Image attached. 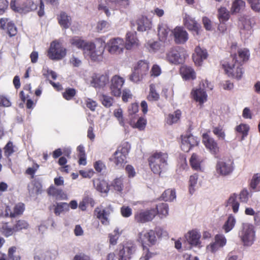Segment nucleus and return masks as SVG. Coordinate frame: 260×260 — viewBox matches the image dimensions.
I'll list each match as a JSON object with an SVG mask.
<instances>
[{
    "mask_svg": "<svg viewBox=\"0 0 260 260\" xmlns=\"http://www.w3.org/2000/svg\"><path fill=\"white\" fill-rule=\"evenodd\" d=\"M139 241L142 243L143 250L145 252V255L141 256L140 260H149L155 254L150 252L145 244H147L149 246L155 244L157 239L155 232L152 230L146 232L142 231L139 234Z\"/></svg>",
    "mask_w": 260,
    "mask_h": 260,
    "instance_id": "1",
    "label": "nucleus"
},
{
    "mask_svg": "<svg viewBox=\"0 0 260 260\" xmlns=\"http://www.w3.org/2000/svg\"><path fill=\"white\" fill-rule=\"evenodd\" d=\"M168 155L167 153L156 152L148 158L149 166L152 171L155 174H160L168 165Z\"/></svg>",
    "mask_w": 260,
    "mask_h": 260,
    "instance_id": "2",
    "label": "nucleus"
},
{
    "mask_svg": "<svg viewBox=\"0 0 260 260\" xmlns=\"http://www.w3.org/2000/svg\"><path fill=\"white\" fill-rule=\"evenodd\" d=\"M220 63L225 74L228 77L236 79L238 80L241 79L244 74V69L242 65L239 63L229 61L225 60L221 61Z\"/></svg>",
    "mask_w": 260,
    "mask_h": 260,
    "instance_id": "3",
    "label": "nucleus"
},
{
    "mask_svg": "<svg viewBox=\"0 0 260 260\" xmlns=\"http://www.w3.org/2000/svg\"><path fill=\"white\" fill-rule=\"evenodd\" d=\"M131 145L127 142L121 143L113 154V158L111 159L116 166L121 167L126 162V155L129 153Z\"/></svg>",
    "mask_w": 260,
    "mask_h": 260,
    "instance_id": "4",
    "label": "nucleus"
},
{
    "mask_svg": "<svg viewBox=\"0 0 260 260\" xmlns=\"http://www.w3.org/2000/svg\"><path fill=\"white\" fill-rule=\"evenodd\" d=\"M237 47V44H232L230 56L233 62L239 63L243 66L248 61L250 57V52L247 48H238L237 52H235Z\"/></svg>",
    "mask_w": 260,
    "mask_h": 260,
    "instance_id": "5",
    "label": "nucleus"
},
{
    "mask_svg": "<svg viewBox=\"0 0 260 260\" xmlns=\"http://www.w3.org/2000/svg\"><path fill=\"white\" fill-rule=\"evenodd\" d=\"M67 54V50L56 41H53L47 52V56L51 60H59L62 59Z\"/></svg>",
    "mask_w": 260,
    "mask_h": 260,
    "instance_id": "6",
    "label": "nucleus"
},
{
    "mask_svg": "<svg viewBox=\"0 0 260 260\" xmlns=\"http://www.w3.org/2000/svg\"><path fill=\"white\" fill-rule=\"evenodd\" d=\"M184 51L180 47H173L167 53L166 58L171 63L178 64L185 60Z\"/></svg>",
    "mask_w": 260,
    "mask_h": 260,
    "instance_id": "7",
    "label": "nucleus"
},
{
    "mask_svg": "<svg viewBox=\"0 0 260 260\" xmlns=\"http://www.w3.org/2000/svg\"><path fill=\"white\" fill-rule=\"evenodd\" d=\"M157 215L154 208L141 209L138 211L134 215L135 220L140 223H144L152 221Z\"/></svg>",
    "mask_w": 260,
    "mask_h": 260,
    "instance_id": "8",
    "label": "nucleus"
},
{
    "mask_svg": "<svg viewBox=\"0 0 260 260\" xmlns=\"http://www.w3.org/2000/svg\"><path fill=\"white\" fill-rule=\"evenodd\" d=\"M124 82L125 80L123 78L117 75L113 76L110 80L109 85L111 95L115 97H120Z\"/></svg>",
    "mask_w": 260,
    "mask_h": 260,
    "instance_id": "9",
    "label": "nucleus"
},
{
    "mask_svg": "<svg viewBox=\"0 0 260 260\" xmlns=\"http://www.w3.org/2000/svg\"><path fill=\"white\" fill-rule=\"evenodd\" d=\"M108 51L113 55H119L123 53L125 46V42L122 39L119 38L112 39L106 45Z\"/></svg>",
    "mask_w": 260,
    "mask_h": 260,
    "instance_id": "10",
    "label": "nucleus"
},
{
    "mask_svg": "<svg viewBox=\"0 0 260 260\" xmlns=\"http://www.w3.org/2000/svg\"><path fill=\"white\" fill-rule=\"evenodd\" d=\"M17 0H11L10 7L16 12L27 13L37 9V5L32 0H26L21 6H17L16 4Z\"/></svg>",
    "mask_w": 260,
    "mask_h": 260,
    "instance_id": "11",
    "label": "nucleus"
},
{
    "mask_svg": "<svg viewBox=\"0 0 260 260\" xmlns=\"http://www.w3.org/2000/svg\"><path fill=\"white\" fill-rule=\"evenodd\" d=\"M112 212L113 209L110 206L105 208L97 207L95 208L93 214L96 218L100 220L102 224L107 225L109 224V216Z\"/></svg>",
    "mask_w": 260,
    "mask_h": 260,
    "instance_id": "12",
    "label": "nucleus"
},
{
    "mask_svg": "<svg viewBox=\"0 0 260 260\" xmlns=\"http://www.w3.org/2000/svg\"><path fill=\"white\" fill-rule=\"evenodd\" d=\"M234 169V161L230 159L226 160H219L216 165L217 173L221 176H227L231 174Z\"/></svg>",
    "mask_w": 260,
    "mask_h": 260,
    "instance_id": "13",
    "label": "nucleus"
},
{
    "mask_svg": "<svg viewBox=\"0 0 260 260\" xmlns=\"http://www.w3.org/2000/svg\"><path fill=\"white\" fill-rule=\"evenodd\" d=\"M202 142L206 148L209 150L210 153L214 155L215 157L219 158V148L216 141L210 137L208 134L203 135Z\"/></svg>",
    "mask_w": 260,
    "mask_h": 260,
    "instance_id": "14",
    "label": "nucleus"
},
{
    "mask_svg": "<svg viewBox=\"0 0 260 260\" xmlns=\"http://www.w3.org/2000/svg\"><path fill=\"white\" fill-rule=\"evenodd\" d=\"M98 42L99 44L98 48H95V45L93 43V48L90 50L86 51V53L88 54L91 59L93 61H99L102 58V55L106 47V44L104 41L101 39H99Z\"/></svg>",
    "mask_w": 260,
    "mask_h": 260,
    "instance_id": "15",
    "label": "nucleus"
},
{
    "mask_svg": "<svg viewBox=\"0 0 260 260\" xmlns=\"http://www.w3.org/2000/svg\"><path fill=\"white\" fill-rule=\"evenodd\" d=\"M241 239L245 245H251L254 239V231L252 225L244 224L241 235Z\"/></svg>",
    "mask_w": 260,
    "mask_h": 260,
    "instance_id": "16",
    "label": "nucleus"
},
{
    "mask_svg": "<svg viewBox=\"0 0 260 260\" xmlns=\"http://www.w3.org/2000/svg\"><path fill=\"white\" fill-rule=\"evenodd\" d=\"M91 79V84L95 88H103L109 82V75L107 73H94Z\"/></svg>",
    "mask_w": 260,
    "mask_h": 260,
    "instance_id": "17",
    "label": "nucleus"
},
{
    "mask_svg": "<svg viewBox=\"0 0 260 260\" xmlns=\"http://www.w3.org/2000/svg\"><path fill=\"white\" fill-rule=\"evenodd\" d=\"M70 43L73 46L83 50L84 53H86V50H90L93 47V43L86 42L76 36L71 39Z\"/></svg>",
    "mask_w": 260,
    "mask_h": 260,
    "instance_id": "18",
    "label": "nucleus"
},
{
    "mask_svg": "<svg viewBox=\"0 0 260 260\" xmlns=\"http://www.w3.org/2000/svg\"><path fill=\"white\" fill-rule=\"evenodd\" d=\"M172 34L173 35L176 44H184L188 40V34L182 27H176L172 31Z\"/></svg>",
    "mask_w": 260,
    "mask_h": 260,
    "instance_id": "19",
    "label": "nucleus"
},
{
    "mask_svg": "<svg viewBox=\"0 0 260 260\" xmlns=\"http://www.w3.org/2000/svg\"><path fill=\"white\" fill-rule=\"evenodd\" d=\"M25 210V205L22 203L16 204L12 211L9 206L7 205L5 209V217L15 218L23 214Z\"/></svg>",
    "mask_w": 260,
    "mask_h": 260,
    "instance_id": "20",
    "label": "nucleus"
},
{
    "mask_svg": "<svg viewBox=\"0 0 260 260\" xmlns=\"http://www.w3.org/2000/svg\"><path fill=\"white\" fill-rule=\"evenodd\" d=\"M0 28L3 30L6 29L10 37L15 36L17 33V29L14 23L12 21H9L7 18L0 19Z\"/></svg>",
    "mask_w": 260,
    "mask_h": 260,
    "instance_id": "21",
    "label": "nucleus"
},
{
    "mask_svg": "<svg viewBox=\"0 0 260 260\" xmlns=\"http://www.w3.org/2000/svg\"><path fill=\"white\" fill-rule=\"evenodd\" d=\"M215 241L207 246V249L211 252H215L220 248L223 247L226 243V239L224 235L217 234L215 235Z\"/></svg>",
    "mask_w": 260,
    "mask_h": 260,
    "instance_id": "22",
    "label": "nucleus"
},
{
    "mask_svg": "<svg viewBox=\"0 0 260 260\" xmlns=\"http://www.w3.org/2000/svg\"><path fill=\"white\" fill-rule=\"evenodd\" d=\"M180 74L184 80H193L196 78V74L192 68L186 65L182 66L180 68Z\"/></svg>",
    "mask_w": 260,
    "mask_h": 260,
    "instance_id": "23",
    "label": "nucleus"
},
{
    "mask_svg": "<svg viewBox=\"0 0 260 260\" xmlns=\"http://www.w3.org/2000/svg\"><path fill=\"white\" fill-rule=\"evenodd\" d=\"M201 234L196 230L189 231L185 235L187 241L191 246H197L201 244Z\"/></svg>",
    "mask_w": 260,
    "mask_h": 260,
    "instance_id": "24",
    "label": "nucleus"
},
{
    "mask_svg": "<svg viewBox=\"0 0 260 260\" xmlns=\"http://www.w3.org/2000/svg\"><path fill=\"white\" fill-rule=\"evenodd\" d=\"M193 99L200 105L203 104L207 100V94L204 89L201 88L193 89L191 92Z\"/></svg>",
    "mask_w": 260,
    "mask_h": 260,
    "instance_id": "25",
    "label": "nucleus"
},
{
    "mask_svg": "<svg viewBox=\"0 0 260 260\" xmlns=\"http://www.w3.org/2000/svg\"><path fill=\"white\" fill-rule=\"evenodd\" d=\"M208 57V53L206 49H203L198 46L195 48V53L192 55V58L194 63L197 66H201L203 60Z\"/></svg>",
    "mask_w": 260,
    "mask_h": 260,
    "instance_id": "26",
    "label": "nucleus"
},
{
    "mask_svg": "<svg viewBox=\"0 0 260 260\" xmlns=\"http://www.w3.org/2000/svg\"><path fill=\"white\" fill-rule=\"evenodd\" d=\"M93 186L101 193L107 194L110 190V186L104 179L97 178L93 181Z\"/></svg>",
    "mask_w": 260,
    "mask_h": 260,
    "instance_id": "27",
    "label": "nucleus"
},
{
    "mask_svg": "<svg viewBox=\"0 0 260 260\" xmlns=\"http://www.w3.org/2000/svg\"><path fill=\"white\" fill-rule=\"evenodd\" d=\"M183 21L184 25L188 30L194 31L197 34H199L200 25L193 18L186 15Z\"/></svg>",
    "mask_w": 260,
    "mask_h": 260,
    "instance_id": "28",
    "label": "nucleus"
},
{
    "mask_svg": "<svg viewBox=\"0 0 260 260\" xmlns=\"http://www.w3.org/2000/svg\"><path fill=\"white\" fill-rule=\"evenodd\" d=\"M57 19L59 24L64 29L69 28L71 24L72 18L65 12L61 11L57 15Z\"/></svg>",
    "mask_w": 260,
    "mask_h": 260,
    "instance_id": "29",
    "label": "nucleus"
},
{
    "mask_svg": "<svg viewBox=\"0 0 260 260\" xmlns=\"http://www.w3.org/2000/svg\"><path fill=\"white\" fill-rule=\"evenodd\" d=\"M123 176L117 177L111 182L110 186L112 189L118 193H121L124 188V180Z\"/></svg>",
    "mask_w": 260,
    "mask_h": 260,
    "instance_id": "30",
    "label": "nucleus"
},
{
    "mask_svg": "<svg viewBox=\"0 0 260 260\" xmlns=\"http://www.w3.org/2000/svg\"><path fill=\"white\" fill-rule=\"evenodd\" d=\"M137 30L144 31L151 27V21L145 16H142L137 20Z\"/></svg>",
    "mask_w": 260,
    "mask_h": 260,
    "instance_id": "31",
    "label": "nucleus"
},
{
    "mask_svg": "<svg viewBox=\"0 0 260 260\" xmlns=\"http://www.w3.org/2000/svg\"><path fill=\"white\" fill-rule=\"evenodd\" d=\"M204 159L197 154L193 153L189 159V163L192 169L196 171L201 170V164Z\"/></svg>",
    "mask_w": 260,
    "mask_h": 260,
    "instance_id": "32",
    "label": "nucleus"
},
{
    "mask_svg": "<svg viewBox=\"0 0 260 260\" xmlns=\"http://www.w3.org/2000/svg\"><path fill=\"white\" fill-rule=\"evenodd\" d=\"M134 250L135 247L133 245L123 246L119 252V260H129Z\"/></svg>",
    "mask_w": 260,
    "mask_h": 260,
    "instance_id": "33",
    "label": "nucleus"
},
{
    "mask_svg": "<svg viewBox=\"0 0 260 260\" xmlns=\"http://www.w3.org/2000/svg\"><path fill=\"white\" fill-rule=\"evenodd\" d=\"M135 70L138 71L143 76L146 75L149 71V62L145 60H140L134 67Z\"/></svg>",
    "mask_w": 260,
    "mask_h": 260,
    "instance_id": "34",
    "label": "nucleus"
},
{
    "mask_svg": "<svg viewBox=\"0 0 260 260\" xmlns=\"http://www.w3.org/2000/svg\"><path fill=\"white\" fill-rule=\"evenodd\" d=\"M245 2L243 0H234L232 2L231 11L232 14H237L244 10Z\"/></svg>",
    "mask_w": 260,
    "mask_h": 260,
    "instance_id": "35",
    "label": "nucleus"
},
{
    "mask_svg": "<svg viewBox=\"0 0 260 260\" xmlns=\"http://www.w3.org/2000/svg\"><path fill=\"white\" fill-rule=\"evenodd\" d=\"M138 39L136 37V32H128L126 34V42L125 43V48L127 50L131 49L132 47L137 44Z\"/></svg>",
    "mask_w": 260,
    "mask_h": 260,
    "instance_id": "36",
    "label": "nucleus"
},
{
    "mask_svg": "<svg viewBox=\"0 0 260 260\" xmlns=\"http://www.w3.org/2000/svg\"><path fill=\"white\" fill-rule=\"evenodd\" d=\"M226 203V206L232 207L233 211L235 213L238 212L240 204L237 200V195L236 193H232L228 200Z\"/></svg>",
    "mask_w": 260,
    "mask_h": 260,
    "instance_id": "37",
    "label": "nucleus"
},
{
    "mask_svg": "<svg viewBox=\"0 0 260 260\" xmlns=\"http://www.w3.org/2000/svg\"><path fill=\"white\" fill-rule=\"evenodd\" d=\"M19 96L21 100L23 103L26 102V108L29 110H32L36 106V102H34L29 98L28 93H25L24 91H21L19 93Z\"/></svg>",
    "mask_w": 260,
    "mask_h": 260,
    "instance_id": "38",
    "label": "nucleus"
},
{
    "mask_svg": "<svg viewBox=\"0 0 260 260\" xmlns=\"http://www.w3.org/2000/svg\"><path fill=\"white\" fill-rule=\"evenodd\" d=\"M181 116V112L180 110L175 111L173 114H169L166 118V122L169 125H172L177 122Z\"/></svg>",
    "mask_w": 260,
    "mask_h": 260,
    "instance_id": "39",
    "label": "nucleus"
},
{
    "mask_svg": "<svg viewBox=\"0 0 260 260\" xmlns=\"http://www.w3.org/2000/svg\"><path fill=\"white\" fill-rule=\"evenodd\" d=\"M170 32V29L167 25H159L158 27V36L160 41L165 42Z\"/></svg>",
    "mask_w": 260,
    "mask_h": 260,
    "instance_id": "40",
    "label": "nucleus"
},
{
    "mask_svg": "<svg viewBox=\"0 0 260 260\" xmlns=\"http://www.w3.org/2000/svg\"><path fill=\"white\" fill-rule=\"evenodd\" d=\"M156 210L157 214L160 218L166 217L168 214L169 207L167 203H160L156 205Z\"/></svg>",
    "mask_w": 260,
    "mask_h": 260,
    "instance_id": "41",
    "label": "nucleus"
},
{
    "mask_svg": "<svg viewBox=\"0 0 260 260\" xmlns=\"http://www.w3.org/2000/svg\"><path fill=\"white\" fill-rule=\"evenodd\" d=\"M230 17V12L225 7H220L218 10V18L220 22L227 21Z\"/></svg>",
    "mask_w": 260,
    "mask_h": 260,
    "instance_id": "42",
    "label": "nucleus"
},
{
    "mask_svg": "<svg viewBox=\"0 0 260 260\" xmlns=\"http://www.w3.org/2000/svg\"><path fill=\"white\" fill-rule=\"evenodd\" d=\"M236 223V219L234 216L230 215L222 226L225 233H228L234 227Z\"/></svg>",
    "mask_w": 260,
    "mask_h": 260,
    "instance_id": "43",
    "label": "nucleus"
},
{
    "mask_svg": "<svg viewBox=\"0 0 260 260\" xmlns=\"http://www.w3.org/2000/svg\"><path fill=\"white\" fill-rule=\"evenodd\" d=\"M161 198L165 201H172L176 198V193L174 189H168L161 194Z\"/></svg>",
    "mask_w": 260,
    "mask_h": 260,
    "instance_id": "44",
    "label": "nucleus"
},
{
    "mask_svg": "<svg viewBox=\"0 0 260 260\" xmlns=\"http://www.w3.org/2000/svg\"><path fill=\"white\" fill-rule=\"evenodd\" d=\"M147 99L149 101H157L159 99V95L156 92L154 84L150 85V90Z\"/></svg>",
    "mask_w": 260,
    "mask_h": 260,
    "instance_id": "45",
    "label": "nucleus"
},
{
    "mask_svg": "<svg viewBox=\"0 0 260 260\" xmlns=\"http://www.w3.org/2000/svg\"><path fill=\"white\" fill-rule=\"evenodd\" d=\"M235 130L237 133L242 134V139H243L248 135L249 126L247 124L241 123L236 127Z\"/></svg>",
    "mask_w": 260,
    "mask_h": 260,
    "instance_id": "46",
    "label": "nucleus"
},
{
    "mask_svg": "<svg viewBox=\"0 0 260 260\" xmlns=\"http://www.w3.org/2000/svg\"><path fill=\"white\" fill-rule=\"evenodd\" d=\"M260 183V173L254 174L250 183V187L254 191H259L260 189L257 188V185Z\"/></svg>",
    "mask_w": 260,
    "mask_h": 260,
    "instance_id": "47",
    "label": "nucleus"
},
{
    "mask_svg": "<svg viewBox=\"0 0 260 260\" xmlns=\"http://www.w3.org/2000/svg\"><path fill=\"white\" fill-rule=\"evenodd\" d=\"M0 232L6 237L12 235L15 232L14 227L11 228L8 225V223H4L2 224V227L0 228Z\"/></svg>",
    "mask_w": 260,
    "mask_h": 260,
    "instance_id": "48",
    "label": "nucleus"
},
{
    "mask_svg": "<svg viewBox=\"0 0 260 260\" xmlns=\"http://www.w3.org/2000/svg\"><path fill=\"white\" fill-rule=\"evenodd\" d=\"M77 91L73 88H67L64 91L62 92V97L67 101L72 100L76 95Z\"/></svg>",
    "mask_w": 260,
    "mask_h": 260,
    "instance_id": "49",
    "label": "nucleus"
},
{
    "mask_svg": "<svg viewBox=\"0 0 260 260\" xmlns=\"http://www.w3.org/2000/svg\"><path fill=\"white\" fill-rule=\"evenodd\" d=\"M107 4L112 9H117L120 6L127 5V0H107Z\"/></svg>",
    "mask_w": 260,
    "mask_h": 260,
    "instance_id": "50",
    "label": "nucleus"
},
{
    "mask_svg": "<svg viewBox=\"0 0 260 260\" xmlns=\"http://www.w3.org/2000/svg\"><path fill=\"white\" fill-rule=\"evenodd\" d=\"M198 179V175L194 174L191 175L189 180V191L190 194H192L194 191V187L197 183Z\"/></svg>",
    "mask_w": 260,
    "mask_h": 260,
    "instance_id": "51",
    "label": "nucleus"
},
{
    "mask_svg": "<svg viewBox=\"0 0 260 260\" xmlns=\"http://www.w3.org/2000/svg\"><path fill=\"white\" fill-rule=\"evenodd\" d=\"M28 226V223L24 220H17L13 226L15 232L21 231L23 229H27Z\"/></svg>",
    "mask_w": 260,
    "mask_h": 260,
    "instance_id": "52",
    "label": "nucleus"
},
{
    "mask_svg": "<svg viewBox=\"0 0 260 260\" xmlns=\"http://www.w3.org/2000/svg\"><path fill=\"white\" fill-rule=\"evenodd\" d=\"M69 209V205L66 203H57L55 207L54 212L56 216L60 215L64 210Z\"/></svg>",
    "mask_w": 260,
    "mask_h": 260,
    "instance_id": "53",
    "label": "nucleus"
},
{
    "mask_svg": "<svg viewBox=\"0 0 260 260\" xmlns=\"http://www.w3.org/2000/svg\"><path fill=\"white\" fill-rule=\"evenodd\" d=\"M251 10L255 13H260V0H246Z\"/></svg>",
    "mask_w": 260,
    "mask_h": 260,
    "instance_id": "54",
    "label": "nucleus"
},
{
    "mask_svg": "<svg viewBox=\"0 0 260 260\" xmlns=\"http://www.w3.org/2000/svg\"><path fill=\"white\" fill-rule=\"evenodd\" d=\"M4 149L5 156L8 158L14 152L13 143L9 141L5 146Z\"/></svg>",
    "mask_w": 260,
    "mask_h": 260,
    "instance_id": "55",
    "label": "nucleus"
},
{
    "mask_svg": "<svg viewBox=\"0 0 260 260\" xmlns=\"http://www.w3.org/2000/svg\"><path fill=\"white\" fill-rule=\"evenodd\" d=\"M147 124V120L144 117H140L137 122L134 123V127L139 129L140 131L144 130Z\"/></svg>",
    "mask_w": 260,
    "mask_h": 260,
    "instance_id": "56",
    "label": "nucleus"
},
{
    "mask_svg": "<svg viewBox=\"0 0 260 260\" xmlns=\"http://www.w3.org/2000/svg\"><path fill=\"white\" fill-rule=\"evenodd\" d=\"M143 77L144 76L134 69V71L129 76V80L134 82L137 83L141 80Z\"/></svg>",
    "mask_w": 260,
    "mask_h": 260,
    "instance_id": "57",
    "label": "nucleus"
},
{
    "mask_svg": "<svg viewBox=\"0 0 260 260\" xmlns=\"http://www.w3.org/2000/svg\"><path fill=\"white\" fill-rule=\"evenodd\" d=\"M213 133L219 139L224 140L225 134L223 128L220 126L215 127L213 129Z\"/></svg>",
    "mask_w": 260,
    "mask_h": 260,
    "instance_id": "58",
    "label": "nucleus"
},
{
    "mask_svg": "<svg viewBox=\"0 0 260 260\" xmlns=\"http://www.w3.org/2000/svg\"><path fill=\"white\" fill-rule=\"evenodd\" d=\"M102 103L106 107H110L112 105L113 99L107 95L103 94L102 96Z\"/></svg>",
    "mask_w": 260,
    "mask_h": 260,
    "instance_id": "59",
    "label": "nucleus"
},
{
    "mask_svg": "<svg viewBox=\"0 0 260 260\" xmlns=\"http://www.w3.org/2000/svg\"><path fill=\"white\" fill-rule=\"evenodd\" d=\"M120 212L123 217L127 218L132 215V210L128 206H123L120 208Z\"/></svg>",
    "mask_w": 260,
    "mask_h": 260,
    "instance_id": "60",
    "label": "nucleus"
},
{
    "mask_svg": "<svg viewBox=\"0 0 260 260\" xmlns=\"http://www.w3.org/2000/svg\"><path fill=\"white\" fill-rule=\"evenodd\" d=\"M119 233L118 229H115L114 231V234H109V241L110 243L112 245H115L117 243V241L119 238Z\"/></svg>",
    "mask_w": 260,
    "mask_h": 260,
    "instance_id": "61",
    "label": "nucleus"
},
{
    "mask_svg": "<svg viewBox=\"0 0 260 260\" xmlns=\"http://www.w3.org/2000/svg\"><path fill=\"white\" fill-rule=\"evenodd\" d=\"M39 168V165L37 163H34L32 167H29L26 169L25 173L27 175H30L31 178H34L35 177V174Z\"/></svg>",
    "mask_w": 260,
    "mask_h": 260,
    "instance_id": "62",
    "label": "nucleus"
},
{
    "mask_svg": "<svg viewBox=\"0 0 260 260\" xmlns=\"http://www.w3.org/2000/svg\"><path fill=\"white\" fill-rule=\"evenodd\" d=\"M61 192V190L58 189L53 186H50L47 190L48 194L53 197H57Z\"/></svg>",
    "mask_w": 260,
    "mask_h": 260,
    "instance_id": "63",
    "label": "nucleus"
},
{
    "mask_svg": "<svg viewBox=\"0 0 260 260\" xmlns=\"http://www.w3.org/2000/svg\"><path fill=\"white\" fill-rule=\"evenodd\" d=\"M249 192L246 189H243L239 194V199L241 202L246 203L249 199Z\"/></svg>",
    "mask_w": 260,
    "mask_h": 260,
    "instance_id": "64",
    "label": "nucleus"
}]
</instances>
